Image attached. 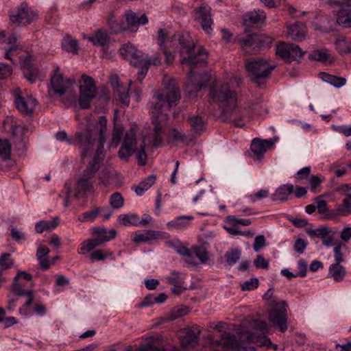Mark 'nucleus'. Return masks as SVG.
<instances>
[{
	"mask_svg": "<svg viewBox=\"0 0 351 351\" xmlns=\"http://www.w3.org/2000/svg\"><path fill=\"white\" fill-rule=\"evenodd\" d=\"M95 46L104 47L110 43V36L106 30L99 29L94 34L86 38Z\"/></svg>",
	"mask_w": 351,
	"mask_h": 351,
	"instance_id": "29",
	"label": "nucleus"
},
{
	"mask_svg": "<svg viewBox=\"0 0 351 351\" xmlns=\"http://www.w3.org/2000/svg\"><path fill=\"white\" fill-rule=\"evenodd\" d=\"M337 22L346 28H351V10L340 9L337 14Z\"/></svg>",
	"mask_w": 351,
	"mask_h": 351,
	"instance_id": "36",
	"label": "nucleus"
},
{
	"mask_svg": "<svg viewBox=\"0 0 351 351\" xmlns=\"http://www.w3.org/2000/svg\"><path fill=\"white\" fill-rule=\"evenodd\" d=\"M98 171V167L95 165H88L83 174L79 178L77 182V186L80 191H90L93 189V184L96 172Z\"/></svg>",
	"mask_w": 351,
	"mask_h": 351,
	"instance_id": "22",
	"label": "nucleus"
},
{
	"mask_svg": "<svg viewBox=\"0 0 351 351\" xmlns=\"http://www.w3.org/2000/svg\"><path fill=\"white\" fill-rule=\"evenodd\" d=\"M226 220L230 223L231 225L236 226L237 224L242 225L244 226H250L252 221L249 219L238 218L235 215H229L227 217Z\"/></svg>",
	"mask_w": 351,
	"mask_h": 351,
	"instance_id": "56",
	"label": "nucleus"
},
{
	"mask_svg": "<svg viewBox=\"0 0 351 351\" xmlns=\"http://www.w3.org/2000/svg\"><path fill=\"white\" fill-rule=\"evenodd\" d=\"M245 67L251 81L263 88L265 81L270 77L276 65L270 64L265 58H251L246 60Z\"/></svg>",
	"mask_w": 351,
	"mask_h": 351,
	"instance_id": "5",
	"label": "nucleus"
},
{
	"mask_svg": "<svg viewBox=\"0 0 351 351\" xmlns=\"http://www.w3.org/2000/svg\"><path fill=\"white\" fill-rule=\"evenodd\" d=\"M14 104L17 110L23 114L31 115L37 106V100L31 95H23L17 88L14 92Z\"/></svg>",
	"mask_w": 351,
	"mask_h": 351,
	"instance_id": "13",
	"label": "nucleus"
},
{
	"mask_svg": "<svg viewBox=\"0 0 351 351\" xmlns=\"http://www.w3.org/2000/svg\"><path fill=\"white\" fill-rule=\"evenodd\" d=\"M59 225V219L56 217L51 220H42L37 222L35 225V231L38 233H43L45 231L55 229Z\"/></svg>",
	"mask_w": 351,
	"mask_h": 351,
	"instance_id": "34",
	"label": "nucleus"
},
{
	"mask_svg": "<svg viewBox=\"0 0 351 351\" xmlns=\"http://www.w3.org/2000/svg\"><path fill=\"white\" fill-rule=\"evenodd\" d=\"M195 47L188 54L181 56L180 63L189 67L187 82L186 83V91L191 97H195L197 93L205 86L210 80V76L206 73H195L193 69L197 67L206 66L208 52L206 50L199 48L197 52L193 53Z\"/></svg>",
	"mask_w": 351,
	"mask_h": 351,
	"instance_id": "2",
	"label": "nucleus"
},
{
	"mask_svg": "<svg viewBox=\"0 0 351 351\" xmlns=\"http://www.w3.org/2000/svg\"><path fill=\"white\" fill-rule=\"evenodd\" d=\"M23 287V285L19 283L17 279L16 281L13 280L11 290L16 295H26L27 297V300L24 305L19 308V313L27 317L29 315V307L32 304L35 295L32 290H24Z\"/></svg>",
	"mask_w": 351,
	"mask_h": 351,
	"instance_id": "21",
	"label": "nucleus"
},
{
	"mask_svg": "<svg viewBox=\"0 0 351 351\" xmlns=\"http://www.w3.org/2000/svg\"><path fill=\"white\" fill-rule=\"evenodd\" d=\"M323 180L324 179H322L320 176L318 174L311 176L308 181L311 191L314 193H317V188L319 186Z\"/></svg>",
	"mask_w": 351,
	"mask_h": 351,
	"instance_id": "59",
	"label": "nucleus"
},
{
	"mask_svg": "<svg viewBox=\"0 0 351 351\" xmlns=\"http://www.w3.org/2000/svg\"><path fill=\"white\" fill-rule=\"evenodd\" d=\"M213 102L221 108V117L224 119H231L237 106V93L230 89L228 83H223L219 87H213L210 92Z\"/></svg>",
	"mask_w": 351,
	"mask_h": 351,
	"instance_id": "4",
	"label": "nucleus"
},
{
	"mask_svg": "<svg viewBox=\"0 0 351 351\" xmlns=\"http://www.w3.org/2000/svg\"><path fill=\"white\" fill-rule=\"evenodd\" d=\"M274 143L271 140L254 138L252 142L250 149L258 158H261L263 154L271 149Z\"/></svg>",
	"mask_w": 351,
	"mask_h": 351,
	"instance_id": "25",
	"label": "nucleus"
},
{
	"mask_svg": "<svg viewBox=\"0 0 351 351\" xmlns=\"http://www.w3.org/2000/svg\"><path fill=\"white\" fill-rule=\"evenodd\" d=\"M117 221L125 226H139L138 215L136 214H121L118 217Z\"/></svg>",
	"mask_w": 351,
	"mask_h": 351,
	"instance_id": "37",
	"label": "nucleus"
},
{
	"mask_svg": "<svg viewBox=\"0 0 351 351\" xmlns=\"http://www.w3.org/2000/svg\"><path fill=\"white\" fill-rule=\"evenodd\" d=\"M316 206L318 210V213L324 216V218L327 219H330V213L331 210H329L327 206V202L326 200L322 199L320 197L316 199Z\"/></svg>",
	"mask_w": 351,
	"mask_h": 351,
	"instance_id": "45",
	"label": "nucleus"
},
{
	"mask_svg": "<svg viewBox=\"0 0 351 351\" xmlns=\"http://www.w3.org/2000/svg\"><path fill=\"white\" fill-rule=\"evenodd\" d=\"M107 118L105 116H100L98 121L95 124L93 132V138L98 134L99 146L97 147L95 153L93 160L89 165H95L99 167V163L103 160L104 158V143L106 140V126H107ZM93 132H94L93 130Z\"/></svg>",
	"mask_w": 351,
	"mask_h": 351,
	"instance_id": "9",
	"label": "nucleus"
},
{
	"mask_svg": "<svg viewBox=\"0 0 351 351\" xmlns=\"http://www.w3.org/2000/svg\"><path fill=\"white\" fill-rule=\"evenodd\" d=\"M276 53L287 62L298 60L302 57L304 51L295 44L280 43L276 49Z\"/></svg>",
	"mask_w": 351,
	"mask_h": 351,
	"instance_id": "14",
	"label": "nucleus"
},
{
	"mask_svg": "<svg viewBox=\"0 0 351 351\" xmlns=\"http://www.w3.org/2000/svg\"><path fill=\"white\" fill-rule=\"evenodd\" d=\"M259 281L256 278H251L249 280L245 281L241 284V289L243 291H252L258 287Z\"/></svg>",
	"mask_w": 351,
	"mask_h": 351,
	"instance_id": "63",
	"label": "nucleus"
},
{
	"mask_svg": "<svg viewBox=\"0 0 351 351\" xmlns=\"http://www.w3.org/2000/svg\"><path fill=\"white\" fill-rule=\"evenodd\" d=\"M20 49L17 45L10 46L5 49V58L10 60L13 64H15L14 58L19 56Z\"/></svg>",
	"mask_w": 351,
	"mask_h": 351,
	"instance_id": "55",
	"label": "nucleus"
},
{
	"mask_svg": "<svg viewBox=\"0 0 351 351\" xmlns=\"http://www.w3.org/2000/svg\"><path fill=\"white\" fill-rule=\"evenodd\" d=\"M194 219L192 215H182L169 221L167 226L169 229L183 231L190 226V222Z\"/></svg>",
	"mask_w": 351,
	"mask_h": 351,
	"instance_id": "27",
	"label": "nucleus"
},
{
	"mask_svg": "<svg viewBox=\"0 0 351 351\" xmlns=\"http://www.w3.org/2000/svg\"><path fill=\"white\" fill-rule=\"evenodd\" d=\"M119 53L124 59L136 67L139 66L145 60L143 52L130 43L123 45L119 49Z\"/></svg>",
	"mask_w": 351,
	"mask_h": 351,
	"instance_id": "19",
	"label": "nucleus"
},
{
	"mask_svg": "<svg viewBox=\"0 0 351 351\" xmlns=\"http://www.w3.org/2000/svg\"><path fill=\"white\" fill-rule=\"evenodd\" d=\"M110 236L108 237L105 238H100L97 236H95V238L89 239V241L93 244V247L95 248L101 245H102L104 243H106L108 241H110L112 239H114L117 236V231L116 230H113L111 233Z\"/></svg>",
	"mask_w": 351,
	"mask_h": 351,
	"instance_id": "54",
	"label": "nucleus"
},
{
	"mask_svg": "<svg viewBox=\"0 0 351 351\" xmlns=\"http://www.w3.org/2000/svg\"><path fill=\"white\" fill-rule=\"evenodd\" d=\"M330 57L328 50L326 49L315 50L308 56L310 60H315L320 62H326L330 59Z\"/></svg>",
	"mask_w": 351,
	"mask_h": 351,
	"instance_id": "47",
	"label": "nucleus"
},
{
	"mask_svg": "<svg viewBox=\"0 0 351 351\" xmlns=\"http://www.w3.org/2000/svg\"><path fill=\"white\" fill-rule=\"evenodd\" d=\"M194 18L207 34H211L213 21L211 17V8L209 5L202 4L195 8L194 10Z\"/></svg>",
	"mask_w": 351,
	"mask_h": 351,
	"instance_id": "17",
	"label": "nucleus"
},
{
	"mask_svg": "<svg viewBox=\"0 0 351 351\" xmlns=\"http://www.w3.org/2000/svg\"><path fill=\"white\" fill-rule=\"evenodd\" d=\"M104 210V208L97 207L91 210L83 213L78 217V220L81 222L90 221L93 222L97 217Z\"/></svg>",
	"mask_w": 351,
	"mask_h": 351,
	"instance_id": "41",
	"label": "nucleus"
},
{
	"mask_svg": "<svg viewBox=\"0 0 351 351\" xmlns=\"http://www.w3.org/2000/svg\"><path fill=\"white\" fill-rule=\"evenodd\" d=\"M321 78L326 82L332 85L335 88H340L346 83V79L343 77H337L327 73H321Z\"/></svg>",
	"mask_w": 351,
	"mask_h": 351,
	"instance_id": "38",
	"label": "nucleus"
},
{
	"mask_svg": "<svg viewBox=\"0 0 351 351\" xmlns=\"http://www.w3.org/2000/svg\"><path fill=\"white\" fill-rule=\"evenodd\" d=\"M192 253L199 259L202 264H206L208 260V252L204 246H193L191 247Z\"/></svg>",
	"mask_w": 351,
	"mask_h": 351,
	"instance_id": "43",
	"label": "nucleus"
},
{
	"mask_svg": "<svg viewBox=\"0 0 351 351\" xmlns=\"http://www.w3.org/2000/svg\"><path fill=\"white\" fill-rule=\"evenodd\" d=\"M199 343V336L193 331H189L186 333L182 339V344L186 347L193 348Z\"/></svg>",
	"mask_w": 351,
	"mask_h": 351,
	"instance_id": "46",
	"label": "nucleus"
},
{
	"mask_svg": "<svg viewBox=\"0 0 351 351\" xmlns=\"http://www.w3.org/2000/svg\"><path fill=\"white\" fill-rule=\"evenodd\" d=\"M158 45L165 56V62L169 64L174 60L173 51L178 50L180 56L188 54L195 47L191 34L186 32H180L169 35L166 29L158 30Z\"/></svg>",
	"mask_w": 351,
	"mask_h": 351,
	"instance_id": "3",
	"label": "nucleus"
},
{
	"mask_svg": "<svg viewBox=\"0 0 351 351\" xmlns=\"http://www.w3.org/2000/svg\"><path fill=\"white\" fill-rule=\"evenodd\" d=\"M191 130L195 136H199L205 130L206 124L203 118L199 116H194L188 119Z\"/></svg>",
	"mask_w": 351,
	"mask_h": 351,
	"instance_id": "35",
	"label": "nucleus"
},
{
	"mask_svg": "<svg viewBox=\"0 0 351 351\" xmlns=\"http://www.w3.org/2000/svg\"><path fill=\"white\" fill-rule=\"evenodd\" d=\"M269 306L270 308L268 311L269 323L281 332H286L288 329L287 303L285 301L272 300Z\"/></svg>",
	"mask_w": 351,
	"mask_h": 351,
	"instance_id": "7",
	"label": "nucleus"
},
{
	"mask_svg": "<svg viewBox=\"0 0 351 351\" xmlns=\"http://www.w3.org/2000/svg\"><path fill=\"white\" fill-rule=\"evenodd\" d=\"M335 47L341 55L351 53V43L344 38L337 39L335 41Z\"/></svg>",
	"mask_w": 351,
	"mask_h": 351,
	"instance_id": "44",
	"label": "nucleus"
},
{
	"mask_svg": "<svg viewBox=\"0 0 351 351\" xmlns=\"http://www.w3.org/2000/svg\"><path fill=\"white\" fill-rule=\"evenodd\" d=\"M38 18V14L31 10L26 3H22L15 12L10 15V22L16 26L26 25L32 23Z\"/></svg>",
	"mask_w": 351,
	"mask_h": 351,
	"instance_id": "12",
	"label": "nucleus"
},
{
	"mask_svg": "<svg viewBox=\"0 0 351 351\" xmlns=\"http://www.w3.org/2000/svg\"><path fill=\"white\" fill-rule=\"evenodd\" d=\"M132 81H130L127 85H123L119 82L117 76H113L110 80V85L113 88L116 100L126 107L130 104L129 90Z\"/></svg>",
	"mask_w": 351,
	"mask_h": 351,
	"instance_id": "18",
	"label": "nucleus"
},
{
	"mask_svg": "<svg viewBox=\"0 0 351 351\" xmlns=\"http://www.w3.org/2000/svg\"><path fill=\"white\" fill-rule=\"evenodd\" d=\"M162 86V90H158L154 95L156 101L152 111V122L154 125L155 133L153 145L156 147H159L162 142V130L166 125L167 121V114L163 112L169 110L172 106H176L181 98L180 88L174 78L165 77Z\"/></svg>",
	"mask_w": 351,
	"mask_h": 351,
	"instance_id": "1",
	"label": "nucleus"
},
{
	"mask_svg": "<svg viewBox=\"0 0 351 351\" xmlns=\"http://www.w3.org/2000/svg\"><path fill=\"white\" fill-rule=\"evenodd\" d=\"M63 50L72 53H77L78 51V43L75 39L70 36L65 37L62 42Z\"/></svg>",
	"mask_w": 351,
	"mask_h": 351,
	"instance_id": "42",
	"label": "nucleus"
},
{
	"mask_svg": "<svg viewBox=\"0 0 351 351\" xmlns=\"http://www.w3.org/2000/svg\"><path fill=\"white\" fill-rule=\"evenodd\" d=\"M241 256V252L239 249H234L231 251H228L225 255L226 262L228 265L232 266L237 263L240 259Z\"/></svg>",
	"mask_w": 351,
	"mask_h": 351,
	"instance_id": "52",
	"label": "nucleus"
},
{
	"mask_svg": "<svg viewBox=\"0 0 351 351\" xmlns=\"http://www.w3.org/2000/svg\"><path fill=\"white\" fill-rule=\"evenodd\" d=\"M136 136L133 130L125 132L122 144L119 150V157L124 161H128L129 158L136 151Z\"/></svg>",
	"mask_w": 351,
	"mask_h": 351,
	"instance_id": "16",
	"label": "nucleus"
},
{
	"mask_svg": "<svg viewBox=\"0 0 351 351\" xmlns=\"http://www.w3.org/2000/svg\"><path fill=\"white\" fill-rule=\"evenodd\" d=\"M289 35L295 40H301L305 36V25L302 23H295L288 27Z\"/></svg>",
	"mask_w": 351,
	"mask_h": 351,
	"instance_id": "32",
	"label": "nucleus"
},
{
	"mask_svg": "<svg viewBox=\"0 0 351 351\" xmlns=\"http://www.w3.org/2000/svg\"><path fill=\"white\" fill-rule=\"evenodd\" d=\"M330 219H334L337 217L342 216L346 217L350 213L349 211L344 207L343 204H339L337 206L335 210H331L330 213Z\"/></svg>",
	"mask_w": 351,
	"mask_h": 351,
	"instance_id": "57",
	"label": "nucleus"
},
{
	"mask_svg": "<svg viewBox=\"0 0 351 351\" xmlns=\"http://www.w3.org/2000/svg\"><path fill=\"white\" fill-rule=\"evenodd\" d=\"M272 42V38L265 35L251 34L246 38H238L237 43L245 53H256L261 47H268Z\"/></svg>",
	"mask_w": 351,
	"mask_h": 351,
	"instance_id": "10",
	"label": "nucleus"
},
{
	"mask_svg": "<svg viewBox=\"0 0 351 351\" xmlns=\"http://www.w3.org/2000/svg\"><path fill=\"white\" fill-rule=\"evenodd\" d=\"M265 245L266 240L264 235L261 234L255 237L253 249L256 252H258Z\"/></svg>",
	"mask_w": 351,
	"mask_h": 351,
	"instance_id": "64",
	"label": "nucleus"
},
{
	"mask_svg": "<svg viewBox=\"0 0 351 351\" xmlns=\"http://www.w3.org/2000/svg\"><path fill=\"white\" fill-rule=\"evenodd\" d=\"M60 142H66L69 145H77L81 149V158L84 160L93 151L95 143L93 130L87 128L83 132H77L73 138H69L64 130L59 131L55 134Z\"/></svg>",
	"mask_w": 351,
	"mask_h": 351,
	"instance_id": "6",
	"label": "nucleus"
},
{
	"mask_svg": "<svg viewBox=\"0 0 351 351\" xmlns=\"http://www.w3.org/2000/svg\"><path fill=\"white\" fill-rule=\"evenodd\" d=\"M346 275V268L339 263H333L328 268V277L332 278L335 282H341Z\"/></svg>",
	"mask_w": 351,
	"mask_h": 351,
	"instance_id": "30",
	"label": "nucleus"
},
{
	"mask_svg": "<svg viewBox=\"0 0 351 351\" xmlns=\"http://www.w3.org/2000/svg\"><path fill=\"white\" fill-rule=\"evenodd\" d=\"M127 23L126 30L131 32H136L138 29L140 25H145L148 23V18L145 14H143L141 16H138L136 13L129 11L124 15Z\"/></svg>",
	"mask_w": 351,
	"mask_h": 351,
	"instance_id": "23",
	"label": "nucleus"
},
{
	"mask_svg": "<svg viewBox=\"0 0 351 351\" xmlns=\"http://www.w3.org/2000/svg\"><path fill=\"white\" fill-rule=\"evenodd\" d=\"M75 83V80L73 78L64 79L63 77L59 66L56 67L53 70V75L51 77V86L54 94L59 96L63 95L66 90Z\"/></svg>",
	"mask_w": 351,
	"mask_h": 351,
	"instance_id": "15",
	"label": "nucleus"
},
{
	"mask_svg": "<svg viewBox=\"0 0 351 351\" xmlns=\"http://www.w3.org/2000/svg\"><path fill=\"white\" fill-rule=\"evenodd\" d=\"M106 23L108 28L112 34H119L126 30V25L123 21H119L117 19L116 13L111 12L108 14Z\"/></svg>",
	"mask_w": 351,
	"mask_h": 351,
	"instance_id": "28",
	"label": "nucleus"
},
{
	"mask_svg": "<svg viewBox=\"0 0 351 351\" xmlns=\"http://www.w3.org/2000/svg\"><path fill=\"white\" fill-rule=\"evenodd\" d=\"M110 206L114 209H119L124 205V198L120 193H114L109 199Z\"/></svg>",
	"mask_w": 351,
	"mask_h": 351,
	"instance_id": "51",
	"label": "nucleus"
},
{
	"mask_svg": "<svg viewBox=\"0 0 351 351\" xmlns=\"http://www.w3.org/2000/svg\"><path fill=\"white\" fill-rule=\"evenodd\" d=\"M214 351H226L231 349L233 351H256L254 347L243 348L239 343L235 335L230 332H223L221 338L213 342Z\"/></svg>",
	"mask_w": 351,
	"mask_h": 351,
	"instance_id": "11",
	"label": "nucleus"
},
{
	"mask_svg": "<svg viewBox=\"0 0 351 351\" xmlns=\"http://www.w3.org/2000/svg\"><path fill=\"white\" fill-rule=\"evenodd\" d=\"M14 260L11 258V255L9 253H3L0 256V270L5 271L12 268L14 266Z\"/></svg>",
	"mask_w": 351,
	"mask_h": 351,
	"instance_id": "53",
	"label": "nucleus"
},
{
	"mask_svg": "<svg viewBox=\"0 0 351 351\" xmlns=\"http://www.w3.org/2000/svg\"><path fill=\"white\" fill-rule=\"evenodd\" d=\"M113 252L109 250H97L93 251L90 254L92 262L103 261L108 257H112Z\"/></svg>",
	"mask_w": 351,
	"mask_h": 351,
	"instance_id": "49",
	"label": "nucleus"
},
{
	"mask_svg": "<svg viewBox=\"0 0 351 351\" xmlns=\"http://www.w3.org/2000/svg\"><path fill=\"white\" fill-rule=\"evenodd\" d=\"M123 133V130L121 127L114 126L113 132H112V138L111 145H114V147H117V145L121 142L122 136Z\"/></svg>",
	"mask_w": 351,
	"mask_h": 351,
	"instance_id": "60",
	"label": "nucleus"
},
{
	"mask_svg": "<svg viewBox=\"0 0 351 351\" xmlns=\"http://www.w3.org/2000/svg\"><path fill=\"white\" fill-rule=\"evenodd\" d=\"M294 191V186L293 184H283L280 186L275 193L273 195V200H280L281 202L287 201L288 196L291 194Z\"/></svg>",
	"mask_w": 351,
	"mask_h": 351,
	"instance_id": "31",
	"label": "nucleus"
},
{
	"mask_svg": "<svg viewBox=\"0 0 351 351\" xmlns=\"http://www.w3.org/2000/svg\"><path fill=\"white\" fill-rule=\"evenodd\" d=\"M269 196V191L267 189H261L258 192L247 195V198L250 202L254 203L257 200H261L263 198H266Z\"/></svg>",
	"mask_w": 351,
	"mask_h": 351,
	"instance_id": "58",
	"label": "nucleus"
},
{
	"mask_svg": "<svg viewBox=\"0 0 351 351\" xmlns=\"http://www.w3.org/2000/svg\"><path fill=\"white\" fill-rule=\"evenodd\" d=\"M97 93L94 80L85 74H83L80 80V95L78 99L81 109H88L90 104L96 97Z\"/></svg>",
	"mask_w": 351,
	"mask_h": 351,
	"instance_id": "8",
	"label": "nucleus"
},
{
	"mask_svg": "<svg viewBox=\"0 0 351 351\" xmlns=\"http://www.w3.org/2000/svg\"><path fill=\"white\" fill-rule=\"evenodd\" d=\"M167 298L165 293H161L158 296L148 295L144 300L140 304V306H148L154 303H162Z\"/></svg>",
	"mask_w": 351,
	"mask_h": 351,
	"instance_id": "48",
	"label": "nucleus"
},
{
	"mask_svg": "<svg viewBox=\"0 0 351 351\" xmlns=\"http://www.w3.org/2000/svg\"><path fill=\"white\" fill-rule=\"evenodd\" d=\"M306 232L311 238H321L323 239L330 232V230L327 227L322 226L317 229L307 230Z\"/></svg>",
	"mask_w": 351,
	"mask_h": 351,
	"instance_id": "50",
	"label": "nucleus"
},
{
	"mask_svg": "<svg viewBox=\"0 0 351 351\" xmlns=\"http://www.w3.org/2000/svg\"><path fill=\"white\" fill-rule=\"evenodd\" d=\"M12 145L9 140L0 138V157L3 161H7L11 157Z\"/></svg>",
	"mask_w": 351,
	"mask_h": 351,
	"instance_id": "40",
	"label": "nucleus"
},
{
	"mask_svg": "<svg viewBox=\"0 0 351 351\" xmlns=\"http://www.w3.org/2000/svg\"><path fill=\"white\" fill-rule=\"evenodd\" d=\"M160 237V232L152 230L144 231L137 230L132 233V241L136 244L148 243L151 240H155Z\"/></svg>",
	"mask_w": 351,
	"mask_h": 351,
	"instance_id": "24",
	"label": "nucleus"
},
{
	"mask_svg": "<svg viewBox=\"0 0 351 351\" xmlns=\"http://www.w3.org/2000/svg\"><path fill=\"white\" fill-rule=\"evenodd\" d=\"M189 311V308L186 306H176L171 309L170 312L167 315L166 319L167 321L175 320L187 315Z\"/></svg>",
	"mask_w": 351,
	"mask_h": 351,
	"instance_id": "39",
	"label": "nucleus"
},
{
	"mask_svg": "<svg viewBox=\"0 0 351 351\" xmlns=\"http://www.w3.org/2000/svg\"><path fill=\"white\" fill-rule=\"evenodd\" d=\"M167 280L171 285L184 283V278L182 276V274L176 271L171 272L170 276L167 277Z\"/></svg>",
	"mask_w": 351,
	"mask_h": 351,
	"instance_id": "62",
	"label": "nucleus"
},
{
	"mask_svg": "<svg viewBox=\"0 0 351 351\" xmlns=\"http://www.w3.org/2000/svg\"><path fill=\"white\" fill-rule=\"evenodd\" d=\"M156 177L154 175H149L141 181L138 185L132 186L136 195H143L155 183Z\"/></svg>",
	"mask_w": 351,
	"mask_h": 351,
	"instance_id": "33",
	"label": "nucleus"
},
{
	"mask_svg": "<svg viewBox=\"0 0 351 351\" xmlns=\"http://www.w3.org/2000/svg\"><path fill=\"white\" fill-rule=\"evenodd\" d=\"M22 69L25 77L31 84L36 82L38 77V69L32 63L30 56L25 58Z\"/></svg>",
	"mask_w": 351,
	"mask_h": 351,
	"instance_id": "26",
	"label": "nucleus"
},
{
	"mask_svg": "<svg viewBox=\"0 0 351 351\" xmlns=\"http://www.w3.org/2000/svg\"><path fill=\"white\" fill-rule=\"evenodd\" d=\"M256 343L258 346L271 348H273L274 350H277L278 348V346L276 344L273 343L271 339L269 337H266L265 335L260 337L256 340Z\"/></svg>",
	"mask_w": 351,
	"mask_h": 351,
	"instance_id": "61",
	"label": "nucleus"
},
{
	"mask_svg": "<svg viewBox=\"0 0 351 351\" xmlns=\"http://www.w3.org/2000/svg\"><path fill=\"white\" fill-rule=\"evenodd\" d=\"M266 19L265 12L260 9L249 11L242 16V24L245 32H249L250 28L262 25Z\"/></svg>",
	"mask_w": 351,
	"mask_h": 351,
	"instance_id": "20",
	"label": "nucleus"
}]
</instances>
